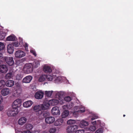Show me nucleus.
I'll return each instance as SVG.
<instances>
[{"instance_id":"nucleus-32","label":"nucleus","mask_w":133,"mask_h":133,"mask_svg":"<svg viewBox=\"0 0 133 133\" xmlns=\"http://www.w3.org/2000/svg\"><path fill=\"white\" fill-rule=\"evenodd\" d=\"M5 84V82L4 80L0 81V89L3 88Z\"/></svg>"},{"instance_id":"nucleus-33","label":"nucleus","mask_w":133,"mask_h":133,"mask_svg":"<svg viewBox=\"0 0 133 133\" xmlns=\"http://www.w3.org/2000/svg\"><path fill=\"white\" fill-rule=\"evenodd\" d=\"M96 128L95 126H90L89 128V130L90 131H94L95 130Z\"/></svg>"},{"instance_id":"nucleus-27","label":"nucleus","mask_w":133,"mask_h":133,"mask_svg":"<svg viewBox=\"0 0 133 133\" xmlns=\"http://www.w3.org/2000/svg\"><path fill=\"white\" fill-rule=\"evenodd\" d=\"M13 75L11 72L8 73L6 75L5 78L7 79H10L13 77Z\"/></svg>"},{"instance_id":"nucleus-31","label":"nucleus","mask_w":133,"mask_h":133,"mask_svg":"<svg viewBox=\"0 0 133 133\" xmlns=\"http://www.w3.org/2000/svg\"><path fill=\"white\" fill-rule=\"evenodd\" d=\"M49 131L50 133H55L56 131V129L55 128H51L49 129Z\"/></svg>"},{"instance_id":"nucleus-22","label":"nucleus","mask_w":133,"mask_h":133,"mask_svg":"<svg viewBox=\"0 0 133 133\" xmlns=\"http://www.w3.org/2000/svg\"><path fill=\"white\" fill-rule=\"evenodd\" d=\"M15 37L14 35H11L8 36L6 39L7 41H13L15 40Z\"/></svg>"},{"instance_id":"nucleus-44","label":"nucleus","mask_w":133,"mask_h":133,"mask_svg":"<svg viewBox=\"0 0 133 133\" xmlns=\"http://www.w3.org/2000/svg\"><path fill=\"white\" fill-rule=\"evenodd\" d=\"M3 98L2 96L0 95V104H1L3 102Z\"/></svg>"},{"instance_id":"nucleus-50","label":"nucleus","mask_w":133,"mask_h":133,"mask_svg":"<svg viewBox=\"0 0 133 133\" xmlns=\"http://www.w3.org/2000/svg\"><path fill=\"white\" fill-rule=\"evenodd\" d=\"M91 123H92V124L94 125H95L96 124V123H97L96 121H95L94 122H92Z\"/></svg>"},{"instance_id":"nucleus-23","label":"nucleus","mask_w":133,"mask_h":133,"mask_svg":"<svg viewBox=\"0 0 133 133\" xmlns=\"http://www.w3.org/2000/svg\"><path fill=\"white\" fill-rule=\"evenodd\" d=\"M6 33L3 31L0 32V40H3L5 38Z\"/></svg>"},{"instance_id":"nucleus-18","label":"nucleus","mask_w":133,"mask_h":133,"mask_svg":"<svg viewBox=\"0 0 133 133\" xmlns=\"http://www.w3.org/2000/svg\"><path fill=\"white\" fill-rule=\"evenodd\" d=\"M14 81L12 80H8L5 83L6 85L9 87H12L14 85Z\"/></svg>"},{"instance_id":"nucleus-19","label":"nucleus","mask_w":133,"mask_h":133,"mask_svg":"<svg viewBox=\"0 0 133 133\" xmlns=\"http://www.w3.org/2000/svg\"><path fill=\"white\" fill-rule=\"evenodd\" d=\"M63 122V120L62 118L58 119L54 122V125L56 126H60L62 124Z\"/></svg>"},{"instance_id":"nucleus-38","label":"nucleus","mask_w":133,"mask_h":133,"mask_svg":"<svg viewBox=\"0 0 133 133\" xmlns=\"http://www.w3.org/2000/svg\"><path fill=\"white\" fill-rule=\"evenodd\" d=\"M85 131L83 130H79L75 132V133H84Z\"/></svg>"},{"instance_id":"nucleus-37","label":"nucleus","mask_w":133,"mask_h":133,"mask_svg":"<svg viewBox=\"0 0 133 133\" xmlns=\"http://www.w3.org/2000/svg\"><path fill=\"white\" fill-rule=\"evenodd\" d=\"M64 99L67 102H69L71 100V97L69 96L65 97Z\"/></svg>"},{"instance_id":"nucleus-1","label":"nucleus","mask_w":133,"mask_h":133,"mask_svg":"<svg viewBox=\"0 0 133 133\" xmlns=\"http://www.w3.org/2000/svg\"><path fill=\"white\" fill-rule=\"evenodd\" d=\"M49 105V104L47 103L35 106L34 107V111L36 112V114L37 116L40 117L41 118H43L44 117H45L46 113L45 112H43V111L48 108Z\"/></svg>"},{"instance_id":"nucleus-43","label":"nucleus","mask_w":133,"mask_h":133,"mask_svg":"<svg viewBox=\"0 0 133 133\" xmlns=\"http://www.w3.org/2000/svg\"><path fill=\"white\" fill-rule=\"evenodd\" d=\"M85 111V109H80L79 110H78V113H82L84 112Z\"/></svg>"},{"instance_id":"nucleus-20","label":"nucleus","mask_w":133,"mask_h":133,"mask_svg":"<svg viewBox=\"0 0 133 133\" xmlns=\"http://www.w3.org/2000/svg\"><path fill=\"white\" fill-rule=\"evenodd\" d=\"M88 125V122L83 120L81 121L79 124L80 127L82 128H83L85 126H87Z\"/></svg>"},{"instance_id":"nucleus-45","label":"nucleus","mask_w":133,"mask_h":133,"mask_svg":"<svg viewBox=\"0 0 133 133\" xmlns=\"http://www.w3.org/2000/svg\"><path fill=\"white\" fill-rule=\"evenodd\" d=\"M0 58H7V57H5L4 58L3 55L2 53L0 52Z\"/></svg>"},{"instance_id":"nucleus-17","label":"nucleus","mask_w":133,"mask_h":133,"mask_svg":"<svg viewBox=\"0 0 133 133\" xmlns=\"http://www.w3.org/2000/svg\"><path fill=\"white\" fill-rule=\"evenodd\" d=\"M33 102L30 101H28L24 102L23 106L24 108H27L30 107L32 104Z\"/></svg>"},{"instance_id":"nucleus-9","label":"nucleus","mask_w":133,"mask_h":133,"mask_svg":"<svg viewBox=\"0 0 133 133\" xmlns=\"http://www.w3.org/2000/svg\"><path fill=\"white\" fill-rule=\"evenodd\" d=\"M15 55L16 57L21 58L25 56V54L23 51L18 50L16 52Z\"/></svg>"},{"instance_id":"nucleus-46","label":"nucleus","mask_w":133,"mask_h":133,"mask_svg":"<svg viewBox=\"0 0 133 133\" xmlns=\"http://www.w3.org/2000/svg\"><path fill=\"white\" fill-rule=\"evenodd\" d=\"M28 44L26 43H25L24 45V47L25 48V49L26 50H27V49H28Z\"/></svg>"},{"instance_id":"nucleus-53","label":"nucleus","mask_w":133,"mask_h":133,"mask_svg":"<svg viewBox=\"0 0 133 133\" xmlns=\"http://www.w3.org/2000/svg\"><path fill=\"white\" fill-rule=\"evenodd\" d=\"M34 133H39V132L38 131H34Z\"/></svg>"},{"instance_id":"nucleus-12","label":"nucleus","mask_w":133,"mask_h":133,"mask_svg":"<svg viewBox=\"0 0 133 133\" xmlns=\"http://www.w3.org/2000/svg\"><path fill=\"white\" fill-rule=\"evenodd\" d=\"M11 93L10 89L8 88H5L3 89L1 91V93L3 96H6Z\"/></svg>"},{"instance_id":"nucleus-2","label":"nucleus","mask_w":133,"mask_h":133,"mask_svg":"<svg viewBox=\"0 0 133 133\" xmlns=\"http://www.w3.org/2000/svg\"><path fill=\"white\" fill-rule=\"evenodd\" d=\"M33 66L31 63L26 64L24 65L23 71L25 73L29 74L33 70Z\"/></svg>"},{"instance_id":"nucleus-49","label":"nucleus","mask_w":133,"mask_h":133,"mask_svg":"<svg viewBox=\"0 0 133 133\" xmlns=\"http://www.w3.org/2000/svg\"><path fill=\"white\" fill-rule=\"evenodd\" d=\"M97 117H98L97 116H95L93 117H92L91 118V120L92 121L94 120L95 119H97Z\"/></svg>"},{"instance_id":"nucleus-48","label":"nucleus","mask_w":133,"mask_h":133,"mask_svg":"<svg viewBox=\"0 0 133 133\" xmlns=\"http://www.w3.org/2000/svg\"><path fill=\"white\" fill-rule=\"evenodd\" d=\"M63 108V109H68V108L67 106V105L66 104V105H64L62 106Z\"/></svg>"},{"instance_id":"nucleus-16","label":"nucleus","mask_w":133,"mask_h":133,"mask_svg":"<svg viewBox=\"0 0 133 133\" xmlns=\"http://www.w3.org/2000/svg\"><path fill=\"white\" fill-rule=\"evenodd\" d=\"M32 79V77L31 76H26L23 79L22 82L25 83H29Z\"/></svg>"},{"instance_id":"nucleus-24","label":"nucleus","mask_w":133,"mask_h":133,"mask_svg":"<svg viewBox=\"0 0 133 133\" xmlns=\"http://www.w3.org/2000/svg\"><path fill=\"white\" fill-rule=\"evenodd\" d=\"M69 112L67 110H64L62 114V118H65L69 115Z\"/></svg>"},{"instance_id":"nucleus-28","label":"nucleus","mask_w":133,"mask_h":133,"mask_svg":"<svg viewBox=\"0 0 133 133\" xmlns=\"http://www.w3.org/2000/svg\"><path fill=\"white\" fill-rule=\"evenodd\" d=\"M52 93V91H45V94L46 96L50 97L51 96V95Z\"/></svg>"},{"instance_id":"nucleus-26","label":"nucleus","mask_w":133,"mask_h":133,"mask_svg":"<svg viewBox=\"0 0 133 133\" xmlns=\"http://www.w3.org/2000/svg\"><path fill=\"white\" fill-rule=\"evenodd\" d=\"M40 65L39 61L38 60L35 61L34 64V67L37 68Z\"/></svg>"},{"instance_id":"nucleus-10","label":"nucleus","mask_w":133,"mask_h":133,"mask_svg":"<svg viewBox=\"0 0 133 133\" xmlns=\"http://www.w3.org/2000/svg\"><path fill=\"white\" fill-rule=\"evenodd\" d=\"M43 70L46 73H51L52 72V69L51 67L46 65H44L43 67Z\"/></svg>"},{"instance_id":"nucleus-13","label":"nucleus","mask_w":133,"mask_h":133,"mask_svg":"<svg viewBox=\"0 0 133 133\" xmlns=\"http://www.w3.org/2000/svg\"><path fill=\"white\" fill-rule=\"evenodd\" d=\"M27 120V119L25 117H22L19 119L18 121V124L20 125H23L26 123Z\"/></svg>"},{"instance_id":"nucleus-57","label":"nucleus","mask_w":133,"mask_h":133,"mask_svg":"<svg viewBox=\"0 0 133 133\" xmlns=\"http://www.w3.org/2000/svg\"><path fill=\"white\" fill-rule=\"evenodd\" d=\"M84 133H90L89 132H84Z\"/></svg>"},{"instance_id":"nucleus-40","label":"nucleus","mask_w":133,"mask_h":133,"mask_svg":"<svg viewBox=\"0 0 133 133\" xmlns=\"http://www.w3.org/2000/svg\"><path fill=\"white\" fill-rule=\"evenodd\" d=\"M67 105L68 109H70L72 107V103H69Z\"/></svg>"},{"instance_id":"nucleus-35","label":"nucleus","mask_w":133,"mask_h":133,"mask_svg":"<svg viewBox=\"0 0 133 133\" xmlns=\"http://www.w3.org/2000/svg\"><path fill=\"white\" fill-rule=\"evenodd\" d=\"M5 45L4 43L0 42V50H2L5 48Z\"/></svg>"},{"instance_id":"nucleus-6","label":"nucleus","mask_w":133,"mask_h":133,"mask_svg":"<svg viewBox=\"0 0 133 133\" xmlns=\"http://www.w3.org/2000/svg\"><path fill=\"white\" fill-rule=\"evenodd\" d=\"M18 109H15L14 110L13 109L9 110L7 112V115L9 116H15L18 112Z\"/></svg>"},{"instance_id":"nucleus-47","label":"nucleus","mask_w":133,"mask_h":133,"mask_svg":"<svg viewBox=\"0 0 133 133\" xmlns=\"http://www.w3.org/2000/svg\"><path fill=\"white\" fill-rule=\"evenodd\" d=\"M73 121V120H69L67 121V123L68 124H72V121Z\"/></svg>"},{"instance_id":"nucleus-15","label":"nucleus","mask_w":133,"mask_h":133,"mask_svg":"<svg viewBox=\"0 0 133 133\" xmlns=\"http://www.w3.org/2000/svg\"><path fill=\"white\" fill-rule=\"evenodd\" d=\"M7 50L8 53L11 54L13 53L14 51L13 45L12 44H9L7 46Z\"/></svg>"},{"instance_id":"nucleus-54","label":"nucleus","mask_w":133,"mask_h":133,"mask_svg":"<svg viewBox=\"0 0 133 133\" xmlns=\"http://www.w3.org/2000/svg\"><path fill=\"white\" fill-rule=\"evenodd\" d=\"M97 122H99V123H100V121H97Z\"/></svg>"},{"instance_id":"nucleus-29","label":"nucleus","mask_w":133,"mask_h":133,"mask_svg":"<svg viewBox=\"0 0 133 133\" xmlns=\"http://www.w3.org/2000/svg\"><path fill=\"white\" fill-rule=\"evenodd\" d=\"M25 127L28 130L31 129L32 128V126L30 124H26L25 125Z\"/></svg>"},{"instance_id":"nucleus-5","label":"nucleus","mask_w":133,"mask_h":133,"mask_svg":"<svg viewBox=\"0 0 133 133\" xmlns=\"http://www.w3.org/2000/svg\"><path fill=\"white\" fill-rule=\"evenodd\" d=\"M78 127L74 124H72L68 126L66 129V131L68 133H72L75 132Z\"/></svg>"},{"instance_id":"nucleus-58","label":"nucleus","mask_w":133,"mask_h":133,"mask_svg":"<svg viewBox=\"0 0 133 133\" xmlns=\"http://www.w3.org/2000/svg\"><path fill=\"white\" fill-rule=\"evenodd\" d=\"M60 92H59L58 93V95H59V94H60Z\"/></svg>"},{"instance_id":"nucleus-4","label":"nucleus","mask_w":133,"mask_h":133,"mask_svg":"<svg viewBox=\"0 0 133 133\" xmlns=\"http://www.w3.org/2000/svg\"><path fill=\"white\" fill-rule=\"evenodd\" d=\"M22 100L18 98L14 101L12 105V107L13 109H17L18 108H19L21 105Z\"/></svg>"},{"instance_id":"nucleus-11","label":"nucleus","mask_w":133,"mask_h":133,"mask_svg":"<svg viewBox=\"0 0 133 133\" xmlns=\"http://www.w3.org/2000/svg\"><path fill=\"white\" fill-rule=\"evenodd\" d=\"M44 93L42 91H38L35 95V98L37 99H42Z\"/></svg>"},{"instance_id":"nucleus-8","label":"nucleus","mask_w":133,"mask_h":133,"mask_svg":"<svg viewBox=\"0 0 133 133\" xmlns=\"http://www.w3.org/2000/svg\"><path fill=\"white\" fill-rule=\"evenodd\" d=\"M51 113L54 115H59L60 112L58 107L55 106L51 110Z\"/></svg>"},{"instance_id":"nucleus-52","label":"nucleus","mask_w":133,"mask_h":133,"mask_svg":"<svg viewBox=\"0 0 133 133\" xmlns=\"http://www.w3.org/2000/svg\"><path fill=\"white\" fill-rule=\"evenodd\" d=\"M30 52L31 53H32L33 54V50H31Z\"/></svg>"},{"instance_id":"nucleus-55","label":"nucleus","mask_w":133,"mask_h":133,"mask_svg":"<svg viewBox=\"0 0 133 133\" xmlns=\"http://www.w3.org/2000/svg\"><path fill=\"white\" fill-rule=\"evenodd\" d=\"M9 58H13V57H9Z\"/></svg>"},{"instance_id":"nucleus-51","label":"nucleus","mask_w":133,"mask_h":133,"mask_svg":"<svg viewBox=\"0 0 133 133\" xmlns=\"http://www.w3.org/2000/svg\"><path fill=\"white\" fill-rule=\"evenodd\" d=\"M3 107L2 106H0V111L2 110L3 109Z\"/></svg>"},{"instance_id":"nucleus-14","label":"nucleus","mask_w":133,"mask_h":133,"mask_svg":"<svg viewBox=\"0 0 133 133\" xmlns=\"http://www.w3.org/2000/svg\"><path fill=\"white\" fill-rule=\"evenodd\" d=\"M8 70V68L6 65H2L0 66V71L1 72L6 73Z\"/></svg>"},{"instance_id":"nucleus-30","label":"nucleus","mask_w":133,"mask_h":133,"mask_svg":"<svg viewBox=\"0 0 133 133\" xmlns=\"http://www.w3.org/2000/svg\"><path fill=\"white\" fill-rule=\"evenodd\" d=\"M52 104L53 105H57L58 102V100L53 99L51 101Z\"/></svg>"},{"instance_id":"nucleus-7","label":"nucleus","mask_w":133,"mask_h":133,"mask_svg":"<svg viewBox=\"0 0 133 133\" xmlns=\"http://www.w3.org/2000/svg\"><path fill=\"white\" fill-rule=\"evenodd\" d=\"M46 115L45 116V122L47 124H51L53 123L55 121V118L52 116H47L45 117Z\"/></svg>"},{"instance_id":"nucleus-34","label":"nucleus","mask_w":133,"mask_h":133,"mask_svg":"<svg viewBox=\"0 0 133 133\" xmlns=\"http://www.w3.org/2000/svg\"><path fill=\"white\" fill-rule=\"evenodd\" d=\"M46 79L49 81H51L53 79L52 76L51 75H46Z\"/></svg>"},{"instance_id":"nucleus-36","label":"nucleus","mask_w":133,"mask_h":133,"mask_svg":"<svg viewBox=\"0 0 133 133\" xmlns=\"http://www.w3.org/2000/svg\"><path fill=\"white\" fill-rule=\"evenodd\" d=\"M23 76L20 74H18L16 76V79L18 80H21Z\"/></svg>"},{"instance_id":"nucleus-39","label":"nucleus","mask_w":133,"mask_h":133,"mask_svg":"<svg viewBox=\"0 0 133 133\" xmlns=\"http://www.w3.org/2000/svg\"><path fill=\"white\" fill-rule=\"evenodd\" d=\"M12 44L13 45V47L15 46L16 47H17L19 45V44L17 42H14Z\"/></svg>"},{"instance_id":"nucleus-3","label":"nucleus","mask_w":133,"mask_h":133,"mask_svg":"<svg viewBox=\"0 0 133 133\" xmlns=\"http://www.w3.org/2000/svg\"><path fill=\"white\" fill-rule=\"evenodd\" d=\"M14 89L15 90L13 91L12 92L13 95L15 97H18L22 92L20 86L19 85H17L16 87H14Z\"/></svg>"},{"instance_id":"nucleus-25","label":"nucleus","mask_w":133,"mask_h":133,"mask_svg":"<svg viewBox=\"0 0 133 133\" xmlns=\"http://www.w3.org/2000/svg\"><path fill=\"white\" fill-rule=\"evenodd\" d=\"M46 75H42L39 78V81L41 82L44 81L46 79Z\"/></svg>"},{"instance_id":"nucleus-59","label":"nucleus","mask_w":133,"mask_h":133,"mask_svg":"<svg viewBox=\"0 0 133 133\" xmlns=\"http://www.w3.org/2000/svg\"><path fill=\"white\" fill-rule=\"evenodd\" d=\"M1 64V62H0V64Z\"/></svg>"},{"instance_id":"nucleus-42","label":"nucleus","mask_w":133,"mask_h":133,"mask_svg":"<svg viewBox=\"0 0 133 133\" xmlns=\"http://www.w3.org/2000/svg\"><path fill=\"white\" fill-rule=\"evenodd\" d=\"M102 130L101 129H99L97 130L95 133H102Z\"/></svg>"},{"instance_id":"nucleus-41","label":"nucleus","mask_w":133,"mask_h":133,"mask_svg":"<svg viewBox=\"0 0 133 133\" xmlns=\"http://www.w3.org/2000/svg\"><path fill=\"white\" fill-rule=\"evenodd\" d=\"M16 133H31L30 131L29 130L25 131L23 133H22L21 131H16Z\"/></svg>"},{"instance_id":"nucleus-21","label":"nucleus","mask_w":133,"mask_h":133,"mask_svg":"<svg viewBox=\"0 0 133 133\" xmlns=\"http://www.w3.org/2000/svg\"><path fill=\"white\" fill-rule=\"evenodd\" d=\"M6 63L9 65H12L14 63L13 59H5Z\"/></svg>"},{"instance_id":"nucleus-56","label":"nucleus","mask_w":133,"mask_h":133,"mask_svg":"<svg viewBox=\"0 0 133 133\" xmlns=\"http://www.w3.org/2000/svg\"><path fill=\"white\" fill-rule=\"evenodd\" d=\"M125 116V115H123V116L124 117Z\"/></svg>"}]
</instances>
